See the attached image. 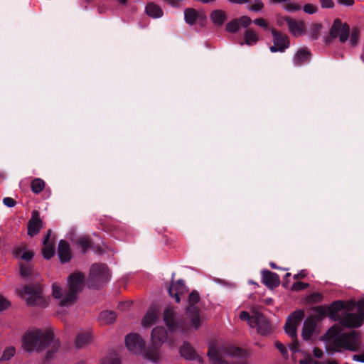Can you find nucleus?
Segmentation results:
<instances>
[{"label":"nucleus","mask_w":364,"mask_h":364,"mask_svg":"<svg viewBox=\"0 0 364 364\" xmlns=\"http://www.w3.org/2000/svg\"><path fill=\"white\" fill-rule=\"evenodd\" d=\"M167 328L157 326L151 330V343L145 348V342L141 336L131 333L124 337L126 348L134 355H141L153 363L159 361V348L164 342L173 345L175 342L173 335L180 332L188 333L192 330H197L201 326L202 320H164Z\"/></svg>","instance_id":"nucleus-1"},{"label":"nucleus","mask_w":364,"mask_h":364,"mask_svg":"<svg viewBox=\"0 0 364 364\" xmlns=\"http://www.w3.org/2000/svg\"><path fill=\"white\" fill-rule=\"evenodd\" d=\"M340 323L330 327L323 336L328 350L339 352L341 349L358 352L360 349V334L353 329L363 325L364 320H337Z\"/></svg>","instance_id":"nucleus-2"},{"label":"nucleus","mask_w":364,"mask_h":364,"mask_svg":"<svg viewBox=\"0 0 364 364\" xmlns=\"http://www.w3.org/2000/svg\"><path fill=\"white\" fill-rule=\"evenodd\" d=\"M50 344L53 346L46 355L47 361L50 360L59 349V341L53 338V331L51 329L34 328L26 331L22 337V348L27 353H32L34 350L40 353Z\"/></svg>","instance_id":"nucleus-3"},{"label":"nucleus","mask_w":364,"mask_h":364,"mask_svg":"<svg viewBox=\"0 0 364 364\" xmlns=\"http://www.w3.org/2000/svg\"><path fill=\"white\" fill-rule=\"evenodd\" d=\"M85 277L80 272H74L68 278V290L64 291L56 284L52 285V295L58 300V305L62 308H68L73 305L77 299L79 293L84 287Z\"/></svg>","instance_id":"nucleus-4"},{"label":"nucleus","mask_w":364,"mask_h":364,"mask_svg":"<svg viewBox=\"0 0 364 364\" xmlns=\"http://www.w3.org/2000/svg\"><path fill=\"white\" fill-rule=\"evenodd\" d=\"M224 355L246 358L247 353L240 347L231 346L224 343H211L208 345L207 357L210 364H247L246 361L229 363L223 358Z\"/></svg>","instance_id":"nucleus-5"},{"label":"nucleus","mask_w":364,"mask_h":364,"mask_svg":"<svg viewBox=\"0 0 364 364\" xmlns=\"http://www.w3.org/2000/svg\"><path fill=\"white\" fill-rule=\"evenodd\" d=\"M17 294L26 301L28 306H46L47 299L43 295L42 287L39 284H30L16 290Z\"/></svg>","instance_id":"nucleus-6"},{"label":"nucleus","mask_w":364,"mask_h":364,"mask_svg":"<svg viewBox=\"0 0 364 364\" xmlns=\"http://www.w3.org/2000/svg\"><path fill=\"white\" fill-rule=\"evenodd\" d=\"M319 316L329 317V318H336L338 313L342 310H345L347 318L350 317V311L348 310L347 301H343L341 300H337L331 304L329 306H316L312 309Z\"/></svg>","instance_id":"nucleus-7"},{"label":"nucleus","mask_w":364,"mask_h":364,"mask_svg":"<svg viewBox=\"0 0 364 364\" xmlns=\"http://www.w3.org/2000/svg\"><path fill=\"white\" fill-rule=\"evenodd\" d=\"M350 26L347 23H343L340 18H336L329 31V37L326 43H330L331 39L338 38L342 43H346L349 38Z\"/></svg>","instance_id":"nucleus-8"},{"label":"nucleus","mask_w":364,"mask_h":364,"mask_svg":"<svg viewBox=\"0 0 364 364\" xmlns=\"http://www.w3.org/2000/svg\"><path fill=\"white\" fill-rule=\"evenodd\" d=\"M273 36L274 45L270 46L269 50L272 53L284 52L290 46L289 38L287 35L282 33L275 29H271Z\"/></svg>","instance_id":"nucleus-9"},{"label":"nucleus","mask_w":364,"mask_h":364,"mask_svg":"<svg viewBox=\"0 0 364 364\" xmlns=\"http://www.w3.org/2000/svg\"><path fill=\"white\" fill-rule=\"evenodd\" d=\"M109 272L105 264H94L90 268V279L97 283H104L109 280Z\"/></svg>","instance_id":"nucleus-10"},{"label":"nucleus","mask_w":364,"mask_h":364,"mask_svg":"<svg viewBox=\"0 0 364 364\" xmlns=\"http://www.w3.org/2000/svg\"><path fill=\"white\" fill-rule=\"evenodd\" d=\"M348 310L350 311L349 318H364V297L358 299L347 301Z\"/></svg>","instance_id":"nucleus-11"},{"label":"nucleus","mask_w":364,"mask_h":364,"mask_svg":"<svg viewBox=\"0 0 364 364\" xmlns=\"http://www.w3.org/2000/svg\"><path fill=\"white\" fill-rule=\"evenodd\" d=\"M44 223L40 217L38 211L34 210L31 213V217L28 223V235L33 237L43 228Z\"/></svg>","instance_id":"nucleus-12"},{"label":"nucleus","mask_w":364,"mask_h":364,"mask_svg":"<svg viewBox=\"0 0 364 364\" xmlns=\"http://www.w3.org/2000/svg\"><path fill=\"white\" fill-rule=\"evenodd\" d=\"M250 328H256L260 336H267L272 332V324L269 320H246Z\"/></svg>","instance_id":"nucleus-13"},{"label":"nucleus","mask_w":364,"mask_h":364,"mask_svg":"<svg viewBox=\"0 0 364 364\" xmlns=\"http://www.w3.org/2000/svg\"><path fill=\"white\" fill-rule=\"evenodd\" d=\"M282 20L287 24L289 32L294 36H299L305 33V24L302 21H295L291 17L285 16Z\"/></svg>","instance_id":"nucleus-14"},{"label":"nucleus","mask_w":364,"mask_h":364,"mask_svg":"<svg viewBox=\"0 0 364 364\" xmlns=\"http://www.w3.org/2000/svg\"><path fill=\"white\" fill-rule=\"evenodd\" d=\"M320 321L321 320H304L303 329H301V338L308 341L314 334L318 333Z\"/></svg>","instance_id":"nucleus-15"},{"label":"nucleus","mask_w":364,"mask_h":364,"mask_svg":"<svg viewBox=\"0 0 364 364\" xmlns=\"http://www.w3.org/2000/svg\"><path fill=\"white\" fill-rule=\"evenodd\" d=\"M52 230L50 229L47 230V233L43 240V247L42 248V254L45 259H50L55 253V242L50 241Z\"/></svg>","instance_id":"nucleus-16"},{"label":"nucleus","mask_w":364,"mask_h":364,"mask_svg":"<svg viewBox=\"0 0 364 364\" xmlns=\"http://www.w3.org/2000/svg\"><path fill=\"white\" fill-rule=\"evenodd\" d=\"M262 282L269 288L273 289L280 284V279L277 274L269 270L262 271Z\"/></svg>","instance_id":"nucleus-17"},{"label":"nucleus","mask_w":364,"mask_h":364,"mask_svg":"<svg viewBox=\"0 0 364 364\" xmlns=\"http://www.w3.org/2000/svg\"><path fill=\"white\" fill-rule=\"evenodd\" d=\"M180 354L183 358L189 360H196L199 363H202L201 356L198 355L195 352L194 348L190 346L188 343H183L181 347H180Z\"/></svg>","instance_id":"nucleus-18"},{"label":"nucleus","mask_w":364,"mask_h":364,"mask_svg":"<svg viewBox=\"0 0 364 364\" xmlns=\"http://www.w3.org/2000/svg\"><path fill=\"white\" fill-rule=\"evenodd\" d=\"M186 291V287L183 280L179 279L173 282L168 289L169 295L174 297L177 303L180 302V295Z\"/></svg>","instance_id":"nucleus-19"},{"label":"nucleus","mask_w":364,"mask_h":364,"mask_svg":"<svg viewBox=\"0 0 364 364\" xmlns=\"http://www.w3.org/2000/svg\"><path fill=\"white\" fill-rule=\"evenodd\" d=\"M311 52L306 48L299 49L293 57V63L295 66H300L308 62L311 58Z\"/></svg>","instance_id":"nucleus-20"},{"label":"nucleus","mask_w":364,"mask_h":364,"mask_svg":"<svg viewBox=\"0 0 364 364\" xmlns=\"http://www.w3.org/2000/svg\"><path fill=\"white\" fill-rule=\"evenodd\" d=\"M58 252L62 262H68L71 259L70 247L68 242L61 240L58 244Z\"/></svg>","instance_id":"nucleus-21"},{"label":"nucleus","mask_w":364,"mask_h":364,"mask_svg":"<svg viewBox=\"0 0 364 364\" xmlns=\"http://www.w3.org/2000/svg\"><path fill=\"white\" fill-rule=\"evenodd\" d=\"M184 18L189 25H194L198 18L205 19V16L199 14L195 9L188 8L184 11Z\"/></svg>","instance_id":"nucleus-22"},{"label":"nucleus","mask_w":364,"mask_h":364,"mask_svg":"<svg viewBox=\"0 0 364 364\" xmlns=\"http://www.w3.org/2000/svg\"><path fill=\"white\" fill-rule=\"evenodd\" d=\"M210 18L215 25L221 26L227 21L228 15L225 11L217 9L210 13Z\"/></svg>","instance_id":"nucleus-23"},{"label":"nucleus","mask_w":364,"mask_h":364,"mask_svg":"<svg viewBox=\"0 0 364 364\" xmlns=\"http://www.w3.org/2000/svg\"><path fill=\"white\" fill-rule=\"evenodd\" d=\"M145 12L149 17L154 18H160L164 14L161 8L154 2H149L146 4Z\"/></svg>","instance_id":"nucleus-24"},{"label":"nucleus","mask_w":364,"mask_h":364,"mask_svg":"<svg viewBox=\"0 0 364 364\" xmlns=\"http://www.w3.org/2000/svg\"><path fill=\"white\" fill-rule=\"evenodd\" d=\"M91 341V333L89 331H81L78 333L77 336H76V338H75V346L77 348H82L85 346V345L88 344Z\"/></svg>","instance_id":"nucleus-25"},{"label":"nucleus","mask_w":364,"mask_h":364,"mask_svg":"<svg viewBox=\"0 0 364 364\" xmlns=\"http://www.w3.org/2000/svg\"><path fill=\"white\" fill-rule=\"evenodd\" d=\"M188 306L187 311L188 312H193L196 316H197V313H198V309L196 306L200 301V296L198 291H193L188 296Z\"/></svg>","instance_id":"nucleus-26"},{"label":"nucleus","mask_w":364,"mask_h":364,"mask_svg":"<svg viewBox=\"0 0 364 364\" xmlns=\"http://www.w3.org/2000/svg\"><path fill=\"white\" fill-rule=\"evenodd\" d=\"M300 321L301 320H287V323L284 326V330H285V333L291 338H296V326Z\"/></svg>","instance_id":"nucleus-27"},{"label":"nucleus","mask_w":364,"mask_h":364,"mask_svg":"<svg viewBox=\"0 0 364 364\" xmlns=\"http://www.w3.org/2000/svg\"><path fill=\"white\" fill-rule=\"evenodd\" d=\"M14 254L16 257H20L27 262L31 260L34 255L32 251L27 250L25 247H17L14 251Z\"/></svg>","instance_id":"nucleus-28"},{"label":"nucleus","mask_w":364,"mask_h":364,"mask_svg":"<svg viewBox=\"0 0 364 364\" xmlns=\"http://www.w3.org/2000/svg\"><path fill=\"white\" fill-rule=\"evenodd\" d=\"M269 1L274 4H284V9L288 11L293 12L301 9V6L292 2L291 0H269Z\"/></svg>","instance_id":"nucleus-29"},{"label":"nucleus","mask_w":364,"mask_h":364,"mask_svg":"<svg viewBox=\"0 0 364 364\" xmlns=\"http://www.w3.org/2000/svg\"><path fill=\"white\" fill-rule=\"evenodd\" d=\"M46 183L41 178H36L31 181V188L33 193L38 194L44 189Z\"/></svg>","instance_id":"nucleus-30"},{"label":"nucleus","mask_w":364,"mask_h":364,"mask_svg":"<svg viewBox=\"0 0 364 364\" xmlns=\"http://www.w3.org/2000/svg\"><path fill=\"white\" fill-rule=\"evenodd\" d=\"M252 313L253 315L250 316L247 311H242L240 314V318H262L265 316L262 312L256 308L252 309Z\"/></svg>","instance_id":"nucleus-31"},{"label":"nucleus","mask_w":364,"mask_h":364,"mask_svg":"<svg viewBox=\"0 0 364 364\" xmlns=\"http://www.w3.org/2000/svg\"><path fill=\"white\" fill-rule=\"evenodd\" d=\"M258 41V35L251 29H248L245 33V41L247 45H252Z\"/></svg>","instance_id":"nucleus-32"},{"label":"nucleus","mask_w":364,"mask_h":364,"mask_svg":"<svg viewBox=\"0 0 364 364\" xmlns=\"http://www.w3.org/2000/svg\"><path fill=\"white\" fill-rule=\"evenodd\" d=\"M100 364H120V360L117 354L110 353L105 356Z\"/></svg>","instance_id":"nucleus-33"},{"label":"nucleus","mask_w":364,"mask_h":364,"mask_svg":"<svg viewBox=\"0 0 364 364\" xmlns=\"http://www.w3.org/2000/svg\"><path fill=\"white\" fill-rule=\"evenodd\" d=\"M159 313V308L156 305H152L149 307L144 318H157Z\"/></svg>","instance_id":"nucleus-34"},{"label":"nucleus","mask_w":364,"mask_h":364,"mask_svg":"<svg viewBox=\"0 0 364 364\" xmlns=\"http://www.w3.org/2000/svg\"><path fill=\"white\" fill-rule=\"evenodd\" d=\"M239 28V21L237 18H235L227 23L225 29L229 33H235L238 31Z\"/></svg>","instance_id":"nucleus-35"},{"label":"nucleus","mask_w":364,"mask_h":364,"mask_svg":"<svg viewBox=\"0 0 364 364\" xmlns=\"http://www.w3.org/2000/svg\"><path fill=\"white\" fill-rule=\"evenodd\" d=\"M33 272V269L31 265L28 264H20V274L22 277H27L30 275H32Z\"/></svg>","instance_id":"nucleus-36"},{"label":"nucleus","mask_w":364,"mask_h":364,"mask_svg":"<svg viewBox=\"0 0 364 364\" xmlns=\"http://www.w3.org/2000/svg\"><path fill=\"white\" fill-rule=\"evenodd\" d=\"M359 36H360L359 30L357 28H353L352 30L351 33L349 36V38H350L349 44L352 47H355L357 45V43L358 42V39H359Z\"/></svg>","instance_id":"nucleus-37"},{"label":"nucleus","mask_w":364,"mask_h":364,"mask_svg":"<svg viewBox=\"0 0 364 364\" xmlns=\"http://www.w3.org/2000/svg\"><path fill=\"white\" fill-rule=\"evenodd\" d=\"M321 28L322 26L319 23H315L312 26L310 31V37L312 40H316L319 38Z\"/></svg>","instance_id":"nucleus-38"},{"label":"nucleus","mask_w":364,"mask_h":364,"mask_svg":"<svg viewBox=\"0 0 364 364\" xmlns=\"http://www.w3.org/2000/svg\"><path fill=\"white\" fill-rule=\"evenodd\" d=\"M15 353L16 349L14 347L6 348L4 350V352H3V355H1V360L3 361H8L14 356Z\"/></svg>","instance_id":"nucleus-39"},{"label":"nucleus","mask_w":364,"mask_h":364,"mask_svg":"<svg viewBox=\"0 0 364 364\" xmlns=\"http://www.w3.org/2000/svg\"><path fill=\"white\" fill-rule=\"evenodd\" d=\"M77 244L85 253L90 247V240L87 237H82L77 240Z\"/></svg>","instance_id":"nucleus-40"},{"label":"nucleus","mask_w":364,"mask_h":364,"mask_svg":"<svg viewBox=\"0 0 364 364\" xmlns=\"http://www.w3.org/2000/svg\"><path fill=\"white\" fill-rule=\"evenodd\" d=\"M264 8V4L261 0H255L251 6H247V9L252 11H259Z\"/></svg>","instance_id":"nucleus-41"},{"label":"nucleus","mask_w":364,"mask_h":364,"mask_svg":"<svg viewBox=\"0 0 364 364\" xmlns=\"http://www.w3.org/2000/svg\"><path fill=\"white\" fill-rule=\"evenodd\" d=\"M323 299V295L318 292H314L310 294L306 300L309 303H318L321 301Z\"/></svg>","instance_id":"nucleus-42"},{"label":"nucleus","mask_w":364,"mask_h":364,"mask_svg":"<svg viewBox=\"0 0 364 364\" xmlns=\"http://www.w3.org/2000/svg\"><path fill=\"white\" fill-rule=\"evenodd\" d=\"M274 346L279 350L280 354L283 355L284 358H287V349L284 347V344L281 343L279 341H276Z\"/></svg>","instance_id":"nucleus-43"},{"label":"nucleus","mask_w":364,"mask_h":364,"mask_svg":"<svg viewBox=\"0 0 364 364\" xmlns=\"http://www.w3.org/2000/svg\"><path fill=\"white\" fill-rule=\"evenodd\" d=\"M237 20L239 21V25L245 28L248 27L252 23L251 18L247 16H242Z\"/></svg>","instance_id":"nucleus-44"},{"label":"nucleus","mask_w":364,"mask_h":364,"mask_svg":"<svg viewBox=\"0 0 364 364\" xmlns=\"http://www.w3.org/2000/svg\"><path fill=\"white\" fill-rule=\"evenodd\" d=\"M305 312L303 309H298L291 314L287 318H304Z\"/></svg>","instance_id":"nucleus-45"},{"label":"nucleus","mask_w":364,"mask_h":364,"mask_svg":"<svg viewBox=\"0 0 364 364\" xmlns=\"http://www.w3.org/2000/svg\"><path fill=\"white\" fill-rule=\"evenodd\" d=\"M309 284L307 283H304L302 282H296L294 284H293L291 289L293 291H299L309 287Z\"/></svg>","instance_id":"nucleus-46"},{"label":"nucleus","mask_w":364,"mask_h":364,"mask_svg":"<svg viewBox=\"0 0 364 364\" xmlns=\"http://www.w3.org/2000/svg\"><path fill=\"white\" fill-rule=\"evenodd\" d=\"M117 315L112 311L105 310L100 313V318H116Z\"/></svg>","instance_id":"nucleus-47"},{"label":"nucleus","mask_w":364,"mask_h":364,"mask_svg":"<svg viewBox=\"0 0 364 364\" xmlns=\"http://www.w3.org/2000/svg\"><path fill=\"white\" fill-rule=\"evenodd\" d=\"M317 7L311 4H306L304 6V11L306 14H313L317 12Z\"/></svg>","instance_id":"nucleus-48"},{"label":"nucleus","mask_w":364,"mask_h":364,"mask_svg":"<svg viewBox=\"0 0 364 364\" xmlns=\"http://www.w3.org/2000/svg\"><path fill=\"white\" fill-rule=\"evenodd\" d=\"M174 316V310L171 306H167L164 310L163 318H173Z\"/></svg>","instance_id":"nucleus-49"},{"label":"nucleus","mask_w":364,"mask_h":364,"mask_svg":"<svg viewBox=\"0 0 364 364\" xmlns=\"http://www.w3.org/2000/svg\"><path fill=\"white\" fill-rule=\"evenodd\" d=\"M11 305L9 301H8L5 297L0 296V311H3L8 308Z\"/></svg>","instance_id":"nucleus-50"},{"label":"nucleus","mask_w":364,"mask_h":364,"mask_svg":"<svg viewBox=\"0 0 364 364\" xmlns=\"http://www.w3.org/2000/svg\"><path fill=\"white\" fill-rule=\"evenodd\" d=\"M3 203L5 205H6L7 207H9V208L14 207L16 204V200L14 198H10V197L4 198L3 200Z\"/></svg>","instance_id":"nucleus-51"},{"label":"nucleus","mask_w":364,"mask_h":364,"mask_svg":"<svg viewBox=\"0 0 364 364\" xmlns=\"http://www.w3.org/2000/svg\"><path fill=\"white\" fill-rule=\"evenodd\" d=\"M322 8L328 9L334 6V2L332 0H319Z\"/></svg>","instance_id":"nucleus-52"},{"label":"nucleus","mask_w":364,"mask_h":364,"mask_svg":"<svg viewBox=\"0 0 364 364\" xmlns=\"http://www.w3.org/2000/svg\"><path fill=\"white\" fill-rule=\"evenodd\" d=\"M290 350L292 353H296L299 351L298 340H296V337H294V338H292V341H291Z\"/></svg>","instance_id":"nucleus-53"},{"label":"nucleus","mask_w":364,"mask_h":364,"mask_svg":"<svg viewBox=\"0 0 364 364\" xmlns=\"http://www.w3.org/2000/svg\"><path fill=\"white\" fill-rule=\"evenodd\" d=\"M254 23L256 25L261 26L264 28H267V26H268L267 23L266 21L262 18H258L255 19Z\"/></svg>","instance_id":"nucleus-54"},{"label":"nucleus","mask_w":364,"mask_h":364,"mask_svg":"<svg viewBox=\"0 0 364 364\" xmlns=\"http://www.w3.org/2000/svg\"><path fill=\"white\" fill-rule=\"evenodd\" d=\"M314 356L316 357V358H321L323 357V351L319 348H314Z\"/></svg>","instance_id":"nucleus-55"},{"label":"nucleus","mask_w":364,"mask_h":364,"mask_svg":"<svg viewBox=\"0 0 364 364\" xmlns=\"http://www.w3.org/2000/svg\"><path fill=\"white\" fill-rule=\"evenodd\" d=\"M141 321H142V326H144V328H149L154 325L155 320H141Z\"/></svg>","instance_id":"nucleus-56"},{"label":"nucleus","mask_w":364,"mask_h":364,"mask_svg":"<svg viewBox=\"0 0 364 364\" xmlns=\"http://www.w3.org/2000/svg\"><path fill=\"white\" fill-rule=\"evenodd\" d=\"M353 360L364 363V354H356L353 356Z\"/></svg>","instance_id":"nucleus-57"},{"label":"nucleus","mask_w":364,"mask_h":364,"mask_svg":"<svg viewBox=\"0 0 364 364\" xmlns=\"http://www.w3.org/2000/svg\"><path fill=\"white\" fill-rule=\"evenodd\" d=\"M338 4L345 6H352L354 4V0H338Z\"/></svg>","instance_id":"nucleus-58"},{"label":"nucleus","mask_w":364,"mask_h":364,"mask_svg":"<svg viewBox=\"0 0 364 364\" xmlns=\"http://www.w3.org/2000/svg\"><path fill=\"white\" fill-rule=\"evenodd\" d=\"M306 274L305 271L301 270L299 273L294 275V279H303V278L306 277Z\"/></svg>","instance_id":"nucleus-59"},{"label":"nucleus","mask_w":364,"mask_h":364,"mask_svg":"<svg viewBox=\"0 0 364 364\" xmlns=\"http://www.w3.org/2000/svg\"><path fill=\"white\" fill-rule=\"evenodd\" d=\"M228 1L233 4H243L250 2V0H227Z\"/></svg>","instance_id":"nucleus-60"},{"label":"nucleus","mask_w":364,"mask_h":364,"mask_svg":"<svg viewBox=\"0 0 364 364\" xmlns=\"http://www.w3.org/2000/svg\"><path fill=\"white\" fill-rule=\"evenodd\" d=\"M131 302L129 301H126L124 303H121L119 305V308L121 309H124L125 306H129L130 305Z\"/></svg>","instance_id":"nucleus-61"},{"label":"nucleus","mask_w":364,"mask_h":364,"mask_svg":"<svg viewBox=\"0 0 364 364\" xmlns=\"http://www.w3.org/2000/svg\"><path fill=\"white\" fill-rule=\"evenodd\" d=\"M291 276V274L290 273H287L285 274V282L284 283V286H287V283H288V281L287 280V278H289V277Z\"/></svg>","instance_id":"nucleus-62"},{"label":"nucleus","mask_w":364,"mask_h":364,"mask_svg":"<svg viewBox=\"0 0 364 364\" xmlns=\"http://www.w3.org/2000/svg\"><path fill=\"white\" fill-rule=\"evenodd\" d=\"M299 364H311V363L308 360H301Z\"/></svg>","instance_id":"nucleus-63"},{"label":"nucleus","mask_w":364,"mask_h":364,"mask_svg":"<svg viewBox=\"0 0 364 364\" xmlns=\"http://www.w3.org/2000/svg\"><path fill=\"white\" fill-rule=\"evenodd\" d=\"M269 265L272 269H278V267L274 262H270Z\"/></svg>","instance_id":"nucleus-64"}]
</instances>
